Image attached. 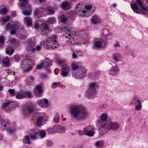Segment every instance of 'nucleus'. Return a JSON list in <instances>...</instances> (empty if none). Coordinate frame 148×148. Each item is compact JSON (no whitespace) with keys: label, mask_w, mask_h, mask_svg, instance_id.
<instances>
[{"label":"nucleus","mask_w":148,"mask_h":148,"mask_svg":"<svg viewBox=\"0 0 148 148\" xmlns=\"http://www.w3.org/2000/svg\"><path fill=\"white\" fill-rule=\"evenodd\" d=\"M48 102V100L47 99H42L39 101V106L42 108H45L47 106Z\"/></svg>","instance_id":"obj_19"},{"label":"nucleus","mask_w":148,"mask_h":148,"mask_svg":"<svg viewBox=\"0 0 148 148\" xmlns=\"http://www.w3.org/2000/svg\"><path fill=\"white\" fill-rule=\"evenodd\" d=\"M23 142L25 143H27L30 144L31 143L29 141V139L28 136H25V138L23 139Z\"/></svg>","instance_id":"obj_37"},{"label":"nucleus","mask_w":148,"mask_h":148,"mask_svg":"<svg viewBox=\"0 0 148 148\" xmlns=\"http://www.w3.org/2000/svg\"><path fill=\"white\" fill-rule=\"evenodd\" d=\"M41 77L43 79H45L47 77V76L45 74H42L41 75Z\"/></svg>","instance_id":"obj_57"},{"label":"nucleus","mask_w":148,"mask_h":148,"mask_svg":"<svg viewBox=\"0 0 148 148\" xmlns=\"http://www.w3.org/2000/svg\"><path fill=\"white\" fill-rule=\"evenodd\" d=\"M45 114L43 113H37L34 115L36 119V124L38 126H40L45 123L46 119H44Z\"/></svg>","instance_id":"obj_7"},{"label":"nucleus","mask_w":148,"mask_h":148,"mask_svg":"<svg viewBox=\"0 0 148 148\" xmlns=\"http://www.w3.org/2000/svg\"><path fill=\"white\" fill-rule=\"evenodd\" d=\"M12 104V102L11 101L5 102L2 104V108L3 109H4L6 108L7 106L9 107V106L11 105Z\"/></svg>","instance_id":"obj_35"},{"label":"nucleus","mask_w":148,"mask_h":148,"mask_svg":"<svg viewBox=\"0 0 148 148\" xmlns=\"http://www.w3.org/2000/svg\"><path fill=\"white\" fill-rule=\"evenodd\" d=\"M11 41L12 42L14 43L16 42L15 39L13 38L11 40Z\"/></svg>","instance_id":"obj_64"},{"label":"nucleus","mask_w":148,"mask_h":148,"mask_svg":"<svg viewBox=\"0 0 148 148\" xmlns=\"http://www.w3.org/2000/svg\"><path fill=\"white\" fill-rule=\"evenodd\" d=\"M69 67L67 65H64L62 66L61 67V74L62 76L66 77L68 72L69 71Z\"/></svg>","instance_id":"obj_14"},{"label":"nucleus","mask_w":148,"mask_h":148,"mask_svg":"<svg viewBox=\"0 0 148 148\" xmlns=\"http://www.w3.org/2000/svg\"><path fill=\"white\" fill-rule=\"evenodd\" d=\"M40 27L41 29L44 30L45 33H47L49 31V26L45 23L42 24Z\"/></svg>","instance_id":"obj_24"},{"label":"nucleus","mask_w":148,"mask_h":148,"mask_svg":"<svg viewBox=\"0 0 148 148\" xmlns=\"http://www.w3.org/2000/svg\"><path fill=\"white\" fill-rule=\"evenodd\" d=\"M37 133L35 131L33 133L30 134V137L31 139H35L36 138Z\"/></svg>","instance_id":"obj_39"},{"label":"nucleus","mask_w":148,"mask_h":148,"mask_svg":"<svg viewBox=\"0 0 148 148\" xmlns=\"http://www.w3.org/2000/svg\"><path fill=\"white\" fill-rule=\"evenodd\" d=\"M101 20L98 16L94 15L93 16L91 19V22L93 24H95L100 22Z\"/></svg>","instance_id":"obj_22"},{"label":"nucleus","mask_w":148,"mask_h":148,"mask_svg":"<svg viewBox=\"0 0 148 148\" xmlns=\"http://www.w3.org/2000/svg\"><path fill=\"white\" fill-rule=\"evenodd\" d=\"M57 37L55 35H53L50 38H49L47 40L46 42L47 47L49 50L53 49H55L58 45V43L56 41Z\"/></svg>","instance_id":"obj_4"},{"label":"nucleus","mask_w":148,"mask_h":148,"mask_svg":"<svg viewBox=\"0 0 148 148\" xmlns=\"http://www.w3.org/2000/svg\"><path fill=\"white\" fill-rule=\"evenodd\" d=\"M53 132L60 133L64 132L65 129L64 127L61 126L56 125L53 127Z\"/></svg>","instance_id":"obj_15"},{"label":"nucleus","mask_w":148,"mask_h":148,"mask_svg":"<svg viewBox=\"0 0 148 148\" xmlns=\"http://www.w3.org/2000/svg\"><path fill=\"white\" fill-rule=\"evenodd\" d=\"M102 142H97L96 143V145L97 147H101L102 146Z\"/></svg>","instance_id":"obj_54"},{"label":"nucleus","mask_w":148,"mask_h":148,"mask_svg":"<svg viewBox=\"0 0 148 148\" xmlns=\"http://www.w3.org/2000/svg\"><path fill=\"white\" fill-rule=\"evenodd\" d=\"M42 42H40V45H37L36 47H34L32 49L30 53L34 52L36 51H39L41 49V46L42 45Z\"/></svg>","instance_id":"obj_28"},{"label":"nucleus","mask_w":148,"mask_h":148,"mask_svg":"<svg viewBox=\"0 0 148 148\" xmlns=\"http://www.w3.org/2000/svg\"><path fill=\"white\" fill-rule=\"evenodd\" d=\"M138 104H139L138 105L136 106L135 107L136 110H140L142 108V107L141 102H139V103H138Z\"/></svg>","instance_id":"obj_49"},{"label":"nucleus","mask_w":148,"mask_h":148,"mask_svg":"<svg viewBox=\"0 0 148 148\" xmlns=\"http://www.w3.org/2000/svg\"><path fill=\"white\" fill-rule=\"evenodd\" d=\"M32 64L31 60H24L22 62V66L24 71H29L31 69Z\"/></svg>","instance_id":"obj_10"},{"label":"nucleus","mask_w":148,"mask_h":148,"mask_svg":"<svg viewBox=\"0 0 148 148\" xmlns=\"http://www.w3.org/2000/svg\"><path fill=\"white\" fill-rule=\"evenodd\" d=\"M7 131L8 133L12 134L15 132V129L14 128H10Z\"/></svg>","instance_id":"obj_44"},{"label":"nucleus","mask_w":148,"mask_h":148,"mask_svg":"<svg viewBox=\"0 0 148 148\" xmlns=\"http://www.w3.org/2000/svg\"><path fill=\"white\" fill-rule=\"evenodd\" d=\"M36 44V41L33 38H30L27 41L26 50L31 52Z\"/></svg>","instance_id":"obj_11"},{"label":"nucleus","mask_w":148,"mask_h":148,"mask_svg":"<svg viewBox=\"0 0 148 148\" xmlns=\"http://www.w3.org/2000/svg\"><path fill=\"white\" fill-rule=\"evenodd\" d=\"M108 117L107 114L105 113H103L101 115L100 119L98 122V123L101 127L99 129L100 130L99 132H101L103 130L105 126L107 125L106 121H107Z\"/></svg>","instance_id":"obj_9"},{"label":"nucleus","mask_w":148,"mask_h":148,"mask_svg":"<svg viewBox=\"0 0 148 148\" xmlns=\"http://www.w3.org/2000/svg\"><path fill=\"white\" fill-rule=\"evenodd\" d=\"M12 30L10 32V33L12 35H13L15 34L16 32V27L15 26V29L14 28H13L12 29Z\"/></svg>","instance_id":"obj_50"},{"label":"nucleus","mask_w":148,"mask_h":148,"mask_svg":"<svg viewBox=\"0 0 148 148\" xmlns=\"http://www.w3.org/2000/svg\"><path fill=\"white\" fill-rule=\"evenodd\" d=\"M43 12V11L41 10L40 9H36L34 11V13L35 15H38L40 14L41 12Z\"/></svg>","instance_id":"obj_48"},{"label":"nucleus","mask_w":148,"mask_h":148,"mask_svg":"<svg viewBox=\"0 0 148 148\" xmlns=\"http://www.w3.org/2000/svg\"><path fill=\"white\" fill-rule=\"evenodd\" d=\"M59 116L58 115V114H56V115L55 116L53 121L56 123H58L59 121Z\"/></svg>","instance_id":"obj_47"},{"label":"nucleus","mask_w":148,"mask_h":148,"mask_svg":"<svg viewBox=\"0 0 148 148\" xmlns=\"http://www.w3.org/2000/svg\"><path fill=\"white\" fill-rule=\"evenodd\" d=\"M113 58L115 61L118 62L121 60V57L119 54L116 53L114 55Z\"/></svg>","instance_id":"obj_32"},{"label":"nucleus","mask_w":148,"mask_h":148,"mask_svg":"<svg viewBox=\"0 0 148 148\" xmlns=\"http://www.w3.org/2000/svg\"><path fill=\"white\" fill-rule=\"evenodd\" d=\"M26 9L28 10H25L23 12V14L25 15H29L31 14L32 11L31 10V8L30 5H27L26 6Z\"/></svg>","instance_id":"obj_27"},{"label":"nucleus","mask_w":148,"mask_h":148,"mask_svg":"<svg viewBox=\"0 0 148 148\" xmlns=\"http://www.w3.org/2000/svg\"><path fill=\"white\" fill-rule=\"evenodd\" d=\"M40 27V25L38 23H36L35 25V28L36 29H38Z\"/></svg>","instance_id":"obj_60"},{"label":"nucleus","mask_w":148,"mask_h":148,"mask_svg":"<svg viewBox=\"0 0 148 148\" xmlns=\"http://www.w3.org/2000/svg\"><path fill=\"white\" fill-rule=\"evenodd\" d=\"M9 123V122L8 120H3L1 122V128H4L6 127V124H8Z\"/></svg>","instance_id":"obj_29"},{"label":"nucleus","mask_w":148,"mask_h":148,"mask_svg":"<svg viewBox=\"0 0 148 148\" xmlns=\"http://www.w3.org/2000/svg\"><path fill=\"white\" fill-rule=\"evenodd\" d=\"M79 68L78 66L75 63H73L71 64V70L73 71H75Z\"/></svg>","instance_id":"obj_38"},{"label":"nucleus","mask_w":148,"mask_h":148,"mask_svg":"<svg viewBox=\"0 0 148 148\" xmlns=\"http://www.w3.org/2000/svg\"><path fill=\"white\" fill-rule=\"evenodd\" d=\"M56 63L60 65L63 63V61L62 60L58 59L56 60Z\"/></svg>","instance_id":"obj_51"},{"label":"nucleus","mask_w":148,"mask_h":148,"mask_svg":"<svg viewBox=\"0 0 148 148\" xmlns=\"http://www.w3.org/2000/svg\"><path fill=\"white\" fill-rule=\"evenodd\" d=\"M6 26L7 29V30H8L9 29H12L13 28L15 29V25H12L10 23H8L7 24Z\"/></svg>","instance_id":"obj_40"},{"label":"nucleus","mask_w":148,"mask_h":148,"mask_svg":"<svg viewBox=\"0 0 148 148\" xmlns=\"http://www.w3.org/2000/svg\"><path fill=\"white\" fill-rule=\"evenodd\" d=\"M72 28L71 29V27H64L62 31L65 33L64 34V37H66L67 41H69L73 39V37L72 36L74 35L72 33L73 30H72Z\"/></svg>","instance_id":"obj_8"},{"label":"nucleus","mask_w":148,"mask_h":148,"mask_svg":"<svg viewBox=\"0 0 148 148\" xmlns=\"http://www.w3.org/2000/svg\"><path fill=\"white\" fill-rule=\"evenodd\" d=\"M69 107L71 114L75 119H84L87 115L86 109L82 106L73 103L70 105Z\"/></svg>","instance_id":"obj_1"},{"label":"nucleus","mask_w":148,"mask_h":148,"mask_svg":"<svg viewBox=\"0 0 148 148\" xmlns=\"http://www.w3.org/2000/svg\"><path fill=\"white\" fill-rule=\"evenodd\" d=\"M14 89H10L8 90V92L10 94V95L12 96L14 95L15 93L14 91Z\"/></svg>","instance_id":"obj_53"},{"label":"nucleus","mask_w":148,"mask_h":148,"mask_svg":"<svg viewBox=\"0 0 148 148\" xmlns=\"http://www.w3.org/2000/svg\"><path fill=\"white\" fill-rule=\"evenodd\" d=\"M10 19V17L9 16H7L4 18L2 19V21L5 22V23L9 21Z\"/></svg>","instance_id":"obj_46"},{"label":"nucleus","mask_w":148,"mask_h":148,"mask_svg":"<svg viewBox=\"0 0 148 148\" xmlns=\"http://www.w3.org/2000/svg\"><path fill=\"white\" fill-rule=\"evenodd\" d=\"M136 3H131L130 4L131 8L135 13L138 14H140L141 12V11L138 10V5L144 11H148V7L146 8L144 7L143 5V2L141 0H136Z\"/></svg>","instance_id":"obj_3"},{"label":"nucleus","mask_w":148,"mask_h":148,"mask_svg":"<svg viewBox=\"0 0 148 148\" xmlns=\"http://www.w3.org/2000/svg\"><path fill=\"white\" fill-rule=\"evenodd\" d=\"M42 88L41 86H37L34 90L33 93L36 97H39L42 94Z\"/></svg>","instance_id":"obj_16"},{"label":"nucleus","mask_w":148,"mask_h":148,"mask_svg":"<svg viewBox=\"0 0 148 148\" xmlns=\"http://www.w3.org/2000/svg\"><path fill=\"white\" fill-rule=\"evenodd\" d=\"M39 134L41 137L44 138L45 135V133L44 131H40L39 132Z\"/></svg>","instance_id":"obj_52"},{"label":"nucleus","mask_w":148,"mask_h":148,"mask_svg":"<svg viewBox=\"0 0 148 148\" xmlns=\"http://www.w3.org/2000/svg\"><path fill=\"white\" fill-rule=\"evenodd\" d=\"M58 84L57 82H54V83L53 85H52V87L53 88H55L56 87V86H58Z\"/></svg>","instance_id":"obj_58"},{"label":"nucleus","mask_w":148,"mask_h":148,"mask_svg":"<svg viewBox=\"0 0 148 148\" xmlns=\"http://www.w3.org/2000/svg\"><path fill=\"white\" fill-rule=\"evenodd\" d=\"M77 53L79 56H82V54L81 51H77Z\"/></svg>","instance_id":"obj_62"},{"label":"nucleus","mask_w":148,"mask_h":148,"mask_svg":"<svg viewBox=\"0 0 148 148\" xmlns=\"http://www.w3.org/2000/svg\"><path fill=\"white\" fill-rule=\"evenodd\" d=\"M43 63H41L40 64L37 65L36 66V68L38 69H41L42 67L44 66H43Z\"/></svg>","instance_id":"obj_55"},{"label":"nucleus","mask_w":148,"mask_h":148,"mask_svg":"<svg viewBox=\"0 0 148 148\" xmlns=\"http://www.w3.org/2000/svg\"><path fill=\"white\" fill-rule=\"evenodd\" d=\"M139 102H141L140 99L136 96L134 97L132 100L130 104L131 105L132 104H138L139 103Z\"/></svg>","instance_id":"obj_26"},{"label":"nucleus","mask_w":148,"mask_h":148,"mask_svg":"<svg viewBox=\"0 0 148 148\" xmlns=\"http://www.w3.org/2000/svg\"><path fill=\"white\" fill-rule=\"evenodd\" d=\"M56 21V19L53 17L50 18L48 19V22L49 23H53Z\"/></svg>","instance_id":"obj_42"},{"label":"nucleus","mask_w":148,"mask_h":148,"mask_svg":"<svg viewBox=\"0 0 148 148\" xmlns=\"http://www.w3.org/2000/svg\"><path fill=\"white\" fill-rule=\"evenodd\" d=\"M2 65L3 66L7 67L9 66L10 60L8 57H5L2 60Z\"/></svg>","instance_id":"obj_20"},{"label":"nucleus","mask_w":148,"mask_h":148,"mask_svg":"<svg viewBox=\"0 0 148 148\" xmlns=\"http://www.w3.org/2000/svg\"><path fill=\"white\" fill-rule=\"evenodd\" d=\"M86 71L85 68L79 69L76 75L79 78H82L85 75Z\"/></svg>","instance_id":"obj_17"},{"label":"nucleus","mask_w":148,"mask_h":148,"mask_svg":"<svg viewBox=\"0 0 148 148\" xmlns=\"http://www.w3.org/2000/svg\"><path fill=\"white\" fill-rule=\"evenodd\" d=\"M7 10L6 8H2L0 10V13L4 15L7 13Z\"/></svg>","instance_id":"obj_41"},{"label":"nucleus","mask_w":148,"mask_h":148,"mask_svg":"<svg viewBox=\"0 0 148 148\" xmlns=\"http://www.w3.org/2000/svg\"><path fill=\"white\" fill-rule=\"evenodd\" d=\"M84 134L90 136H92L94 134V130L93 128L90 126H86L84 130Z\"/></svg>","instance_id":"obj_12"},{"label":"nucleus","mask_w":148,"mask_h":148,"mask_svg":"<svg viewBox=\"0 0 148 148\" xmlns=\"http://www.w3.org/2000/svg\"><path fill=\"white\" fill-rule=\"evenodd\" d=\"M61 20L62 23H64L66 22L67 21V18L66 17L63 15L62 16L61 18Z\"/></svg>","instance_id":"obj_45"},{"label":"nucleus","mask_w":148,"mask_h":148,"mask_svg":"<svg viewBox=\"0 0 148 148\" xmlns=\"http://www.w3.org/2000/svg\"><path fill=\"white\" fill-rule=\"evenodd\" d=\"M114 47H120V45L119 44V42H116V43L114 45Z\"/></svg>","instance_id":"obj_61"},{"label":"nucleus","mask_w":148,"mask_h":148,"mask_svg":"<svg viewBox=\"0 0 148 148\" xmlns=\"http://www.w3.org/2000/svg\"><path fill=\"white\" fill-rule=\"evenodd\" d=\"M14 52V50L10 47H8L6 49V53L8 55H12Z\"/></svg>","instance_id":"obj_31"},{"label":"nucleus","mask_w":148,"mask_h":148,"mask_svg":"<svg viewBox=\"0 0 148 148\" xmlns=\"http://www.w3.org/2000/svg\"><path fill=\"white\" fill-rule=\"evenodd\" d=\"M78 133L79 135H83L84 134V131L83 132H80V131H79Z\"/></svg>","instance_id":"obj_63"},{"label":"nucleus","mask_w":148,"mask_h":148,"mask_svg":"<svg viewBox=\"0 0 148 148\" xmlns=\"http://www.w3.org/2000/svg\"><path fill=\"white\" fill-rule=\"evenodd\" d=\"M71 4L68 1H64L62 2L60 5L62 8L64 10H67L69 9Z\"/></svg>","instance_id":"obj_18"},{"label":"nucleus","mask_w":148,"mask_h":148,"mask_svg":"<svg viewBox=\"0 0 148 148\" xmlns=\"http://www.w3.org/2000/svg\"><path fill=\"white\" fill-rule=\"evenodd\" d=\"M43 63V66L45 67L49 66L51 64V61L48 59L45 60V62Z\"/></svg>","instance_id":"obj_33"},{"label":"nucleus","mask_w":148,"mask_h":148,"mask_svg":"<svg viewBox=\"0 0 148 148\" xmlns=\"http://www.w3.org/2000/svg\"><path fill=\"white\" fill-rule=\"evenodd\" d=\"M25 98L27 97L29 99H30L32 97V95L31 92L29 91H25Z\"/></svg>","instance_id":"obj_36"},{"label":"nucleus","mask_w":148,"mask_h":148,"mask_svg":"<svg viewBox=\"0 0 148 148\" xmlns=\"http://www.w3.org/2000/svg\"><path fill=\"white\" fill-rule=\"evenodd\" d=\"M47 12L50 14H52L54 13L55 8L52 7H48L47 8Z\"/></svg>","instance_id":"obj_34"},{"label":"nucleus","mask_w":148,"mask_h":148,"mask_svg":"<svg viewBox=\"0 0 148 148\" xmlns=\"http://www.w3.org/2000/svg\"><path fill=\"white\" fill-rule=\"evenodd\" d=\"M97 87V85L95 83H92L90 84L89 86V88L86 92L88 94L87 97L89 98H93L94 97V96L96 93L95 88Z\"/></svg>","instance_id":"obj_5"},{"label":"nucleus","mask_w":148,"mask_h":148,"mask_svg":"<svg viewBox=\"0 0 148 148\" xmlns=\"http://www.w3.org/2000/svg\"><path fill=\"white\" fill-rule=\"evenodd\" d=\"M119 127L118 124L116 123H113L109 121L107 123V125H106L104 127L103 130L101 133L102 134H103L106 133L108 130H116Z\"/></svg>","instance_id":"obj_6"},{"label":"nucleus","mask_w":148,"mask_h":148,"mask_svg":"<svg viewBox=\"0 0 148 148\" xmlns=\"http://www.w3.org/2000/svg\"><path fill=\"white\" fill-rule=\"evenodd\" d=\"M72 56L73 58H77V54H75L74 52H73L72 55Z\"/></svg>","instance_id":"obj_59"},{"label":"nucleus","mask_w":148,"mask_h":148,"mask_svg":"<svg viewBox=\"0 0 148 148\" xmlns=\"http://www.w3.org/2000/svg\"><path fill=\"white\" fill-rule=\"evenodd\" d=\"M16 98L17 99H21L25 98V91L21 90L16 93Z\"/></svg>","instance_id":"obj_21"},{"label":"nucleus","mask_w":148,"mask_h":148,"mask_svg":"<svg viewBox=\"0 0 148 148\" xmlns=\"http://www.w3.org/2000/svg\"><path fill=\"white\" fill-rule=\"evenodd\" d=\"M27 0H21V1L20 4L21 7H23L25 6L27 4Z\"/></svg>","instance_id":"obj_43"},{"label":"nucleus","mask_w":148,"mask_h":148,"mask_svg":"<svg viewBox=\"0 0 148 148\" xmlns=\"http://www.w3.org/2000/svg\"><path fill=\"white\" fill-rule=\"evenodd\" d=\"M34 111V108L31 104H27L25 107L24 110V113L26 116H29V114H32Z\"/></svg>","instance_id":"obj_13"},{"label":"nucleus","mask_w":148,"mask_h":148,"mask_svg":"<svg viewBox=\"0 0 148 148\" xmlns=\"http://www.w3.org/2000/svg\"><path fill=\"white\" fill-rule=\"evenodd\" d=\"M82 4L79 3L76 8V11L77 14L81 16L84 17L85 16H89L92 14L94 13V11L91 12L90 10L92 8V6L91 4H88L86 5L84 7L85 10H80L82 7Z\"/></svg>","instance_id":"obj_2"},{"label":"nucleus","mask_w":148,"mask_h":148,"mask_svg":"<svg viewBox=\"0 0 148 148\" xmlns=\"http://www.w3.org/2000/svg\"><path fill=\"white\" fill-rule=\"evenodd\" d=\"M4 38L3 36H0V42L1 43H3L4 42Z\"/></svg>","instance_id":"obj_56"},{"label":"nucleus","mask_w":148,"mask_h":148,"mask_svg":"<svg viewBox=\"0 0 148 148\" xmlns=\"http://www.w3.org/2000/svg\"><path fill=\"white\" fill-rule=\"evenodd\" d=\"M24 21L27 25L31 26L32 25V21L31 18L28 17H25Z\"/></svg>","instance_id":"obj_25"},{"label":"nucleus","mask_w":148,"mask_h":148,"mask_svg":"<svg viewBox=\"0 0 148 148\" xmlns=\"http://www.w3.org/2000/svg\"><path fill=\"white\" fill-rule=\"evenodd\" d=\"M119 71V69L117 66H113L110 70L109 73L110 75H114Z\"/></svg>","instance_id":"obj_23"},{"label":"nucleus","mask_w":148,"mask_h":148,"mask_svg":"<svg viewBox=\"0 0 148 148\" xmlns=\"http://www.w3.org/2000/svg\"><path fill=\"white\" fill-rule=\"evenodd\" d=\"M95 47L99 49L101 48L102 45V42L99 41H96L94 44Z\"/></svg>","instance_id":"obj_30"}]
</instances>
